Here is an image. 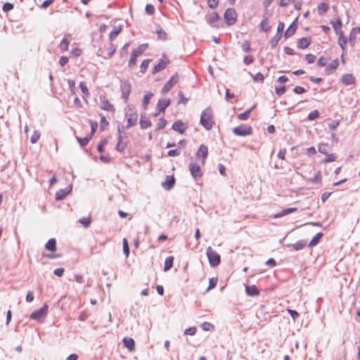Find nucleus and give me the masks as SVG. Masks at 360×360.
I'll list each match as a JSON object with an SVG mask.
<instances>
[{"label": "nucleus", "instance_id": "1", "mask_svg": "<svg viewBox=\"0 0 360 360\" xmlns=\"http://www.w3.org/2000/svg\"><path fill=\"white\" fill-rule=\"evenodd\" d=\"M200 122L207 130H210L213 127L215 122L213 111L210 108L202 112Z\"/></svg>", "mask_w": 360, "mask_h": 360}, {"label": "nucleus", "instance_id": "2", "mask_svg": "<svg viewBox=\"0 0 360 360\" xmlns=\"http://www.w3.org/2000/svg\"><path fill=\"white\" fill-rule=\"evenodd\" d=\"M117 46L112 44V41H110L99 48L98 50V55L103 58L108 59L114 55Z\"/></svg>", "mask_w": 360, "mask_h": 360}, {"label": "nucleus", "instance_id": "3", "mask_svg": "<svg viewBox=\"0 0 360 360\" xmlns=\"http://www.w3.org/2000/svg\"><path fill=\"white\" fill-rule=\"evenodd\" d=\"M147 48L148 44H141L131 52L130 59L128 63L129 67L131 68L136 65V58L141 56L143 54V53L147 49Z\"/></svg>", "mask_w": 360, "mask_h": 360}, {"label": "nucleus", "instance_id": "4", "mask_svg": "<svg viewBox=\"0 0 360 360\" xmlns=\"http://www.w3.org/2000/svg\"><path fill=\"white\" fill-rule=\"evenodd\" d=\"M206 254L210 266L212 267H216L220 264V255L211 247H208L207 248Z\"/></svg>", "mask_w": 360, "mask_h": 360}, {"label": "nucleus", "instance_id": "5", "mask_svg": "<svg viewBox=\"0 0 360 360\" xmlns=\"http://www.w3.org/2000/svg\"><path fill=\"white\" fill-rule=\"evenodd\" d=\"M233 133L239 136H249L252 134V128L250 125L240 124L233 129Z\"/></svg>", "mask_w": 360, "mask_h": 360}, {"label": "nucleus", "instance_id": "6", "mask_svg": "<svg viewBox=\"0 0 360 360\" xmlns=\"http://www.w3.org/2000/svg\"><path fill=\"white\" fill-rule=\"evenodd\" d=\"M48 311L49 306L47 304H44L39 310L32 312L30 314V318L34 320L41 321L46 316Z\"/></svg>", "mask_w": 360, "mask_h": 360}, {"label": "nucleus", "instance_id": "7", "mask_svg": "<svg viewBox=\"0 0 360 360\" xmlns=\"http://www.w3.org/2000/svg\"><path fill=\"white\" fill-rule=\"evenodd\" d=\"M224 20L228 25H232L237 20V13L233 8H227L224 15Z\"/></svg>", "mask_w": 360, "mask_h": 360}, {"label": "nucleus", "instance_id": "8", "mask_svg": "<svg viewBox=\"0 0 360 360\" xmlns=\"http://www.w3.org/2000/svg\"><path fill=\"white\" fill-rule=\"evenodd\" d=\"M100 108L103 110L112 113L115 111L114 105L105 96H100Z\"/></svg>", "mask_w": 360, "mask_h": 360}, {"label": "nucleus", "instance_id": "9", "mask_svg": "<svg viewBox=\"0 0 360 360\" xmlns=\"http://www.w3.org/2000/svg\"><path fill=\"white\" fill-rule=\"evenodd\" d=\"M131 91V86L129 82L124 81L121 83L122 98L125 103L128 101Z\"/></svg>", "mask_w": 360, "mask_h": 360}, {"label": "nucleus", "instance_id": "10", "mask_svg": "<svg viewBox=\"0 0 360 360\" xmlns=\"http://www.w3.org/2000/svg\"><path fill=\"white\" fill-rule=\"evenodd\" d=\"M127 128H130L135 126L138 121V113L136 111L131 110L127 114Z\"/></svg>", "mask_w": 360, "mask_h": 360}, {"label": "nucleus", "instance_id": "11", "mask_svg": "<svg viewBox=\"0 0 360 360\" xmlns=\"http://www.w3.org/2000/svg\"><path fill=\"white\" fill-rule=\"evenodd\" d=\"M208 155V148L206 146L201 144L195 154L197 158H201V163L203 165Z\"/></svg>", "mask_w": 360, "mask_h": 360}, {"label": "nucleus", "instance_id": "12", "mask_svg": "<svg viewBox=\"0 0 360 360\" xmlns=\"http://www.w3.org/2000/svg\"><path fill=\"white\" fill-rule=\"evenodd\" d=\"M179 77L177 74L173 75L162 89V93H167L177 82Z\"/></svg>", "mask_w": 360, "mask_h": 360}, {"label": "nucleus", "instance_id": "13", "mask_svg": "<svg viewBox=\"0 0 360 360\" xmlns=\"http://www.w3.org/2000/svg\"><path fill=\"white\" fill-rule=\"evenodd\" d=\"M189 170L193 178L197 179L202 176V172L200 166L196 163H191L189 165Z\"/></svg>", "mask_w": 360, "mask_h": 360}, {"label": "nucleus", "instance_id": "14", "mask_svg": "<svg viewBox=\"0 0 360 360\" xmlns=\"http://www.w3.org/2000/svg\"><path fill=\"white\" fill-rule=\"evenodd\" d=\"M169 63V60L167 57L162 58L158 63L154 67L153 73H157L164 70Z\"/></svg>", "mask_w": 360, "mask_h": 360}, {"label": "nucleus", "instance_id": "15", "mask_svg": "<svg viewBox=\"0 0 360 360\" xmlns=\"http://www.w3.org/2000/svg\"><path fill=\"white\" fill-rule=\"evenodd\" d=\"M341 82L346 86L355 85L356 78L352 74H345L342 76Z\"/></svg>", "mask_w": 360, "mask_h": 360}, {"label": "nucleus", "instance_id": "16", "mask_svg": "<svg viewBox=\"0 0 360 360\" xmlns=\"http://www.w3.org/2000/svg\"><path fill=\"white\" fill-rule=\"evenodd\" d=\"M172 129L174 131L183 134L187 129L186 125L180 120L176 121L172 124Z\"/></svg>", "mask_w": 360, "mask_h": 360}, {"label": "nucleus", "instance_id": "17", "mask_svg": "<svg viewBox=\"0 0 360 360\" xmlns=\"http://www.w3.org/2000/svg\"><path fill=\"white\" fill-rule=\"evenodd\" d=\"M339 66V61L338 59L333 60L331 61L330 64L327 65L325 69V72L326 75H330L334 72Z\"/></svg>", "mask_w": 360, "mask_h": 360}, {"label": "nucleus", "instance_id": "18", "mask_svg": "<svg viewBox=\"0 0 360 360\" xmlns=\"http://www.w3.org/2000/svg\"><path fill=\"white\" fill-rule=\"evenodd\" d=\"M175 179L173 176H167L165 180L162 183V186L166 190H170L174 186Z\"/></svg>", "mask_w": 360, "mask_h": 360}, {"label": "nucleus", "instance_id": "19", "mask_svg": "<svg viewBox=\"0 0 360 360\" xmlns=\"http://www.w3.org/2000/svg\"><path fill=\"white\" fill-rule=\"evenodd\" d=\"M71 39L72 37L70 34H66L64 36L63 39L59 44V47L62 51L68 50Z\"/></svg>", "mask_w": 360, "mask_h": 360}, {"label": "nucleus", "instance_id": "20", "mask_svg": "<svg viewBox=\"0 0 360 360\" xmlns=\"http://www.w3.org/2000/svg\"><path fill=\"white\" fill-rule=\"evenodd\" d=\"M311 42V39L310 37L301 38L297 41V47L300 49H307L310 45Z\"/></svg>", "mask_w": 360, "mask_h": 360}, {"label": "nucleus", "instance_id": "21", "mask_svg": "<svg viewBox=\"0 0 360 360\" xmlns=\"http://www.w3.org/2000/svg\"><path fill=\"white\" fill-rule=\"evenodd\" d=\"M219 15L215 11L212 12L208 15L207 22L213 27L217 26V22L219 20Z\"/></svg>", "mask_w": 360, "mask_h": 360}, {"label": "nucleus", "instance_id": "22", "mask_svg": "<svg viewBox=\"0 0 360 360\" xmlns=\"http://www.w3.org/2000/svg\"><path fill=\"white\" fill-rule=\"evenodd\" d=\"M297 210V207H289V208H286V209H284L282 211H281L280 212L277 213V214H275L273 217L274 219H276V218H280V217H282L283 216H285V215H288V214H290L292 212H295Z\"/></svg>", "mask_w": 360, "mask_h": 360}, {"label": "nucleus", "instance_id": "23", "mask_svg": "<svg viewBox=\"0 0 360 360\" xmlns=\"http://www.w3.org/2000/svg\"><path fill=\"white\" fill-rule=\"evenodd\" d=\"M123 344L130 352L135 350V342L131 338H124Z\"/></svg>", "mask_w": 360, "mask_h": 360}, {"label": "nucleus", "instance_id": "24", "mask_svg": "<svg viewBox=\"0 0 360 360\" xmlns=\"http://www.w3.org/2000/svg\"><path fill=\"white\" fill-rule=\"evenodd\" d=\"M140 127L143 129H147L151 126V122L149 118L144 114L141 115Z\"/></svg>", "mask_w": 360, "mask_h": 360}, {"label": "nucleus", "instance_id": "25", "mask_svg": "<svg viewBox=\"0 0 360 360\" xmlns=\"http://www.w3.org/2000/svg\"><path fill=\"white\" fill-rule=\"evenodd\" d=\"M329 10V5L325 2H321L317 6V13L319 15H323Z\"/></svg>", "mask_w": 360, "mask_h": 360}, {"label": "nucleus", "instance_id": "26", "mask_svg": "<svg viewBox=\"0 0 360 360\" xmlns=\"http://www.w3.org/2000/svg\"><path fill=\"white\" fill-rule=\"evenodd\" d=\"M246 293L250 296H255L259 294V290L256 285H247L245 288Z\"/></svg>", "mask_w": 360, "mask_h": 360}, {"label": "nucleus", "instance_id": "27", "mask_svg": "<svg viewBox=\"0 0 360 360\" xmlns=\"http://www.w3.org/2000/svg\"><path fill=\"white\" fill-rule=\"evenodd\" d=\"M45 248L51 252L56 250V241L54 238L49 239L45 245Z\"/></svg>", "mask_w": 360, "mask_h": 360}, {"label": "nucleus", "instance_id": "28", "mask_svg": "<svg viewBox=\"0 0 360 360\" xmlns=\"http://www.w3.org/2000/svg\"><path fill=\"white\" fill-rule=\"evenodd\" d=\"M174 259V258L173 256L167 257L165 259V264H164V271H169L172 267Z\"/></svg>", "mask_w": 360, "mask_h": 360}, {"label": "nucleus", "instance_id": "29", "mask_svg": "<svg viewBox=\"0 0 360 360\" xmlns=\"http://www.w3.org/2000/svg\"><path fill=\"white\" fill-rule=\"evenodd\" d=\"M323 236V233H321V232L318 233L312 238V240L309 242V243L308 244V247L312 248V247L316 245L319 243V242L320 241V240L322 238Z\"/></svg>", "mask_w": 360, "mask_h": 360}, {"label": "nucleus", "instance_id": "30", "mask_svg": "<svg viewBox=\"0 0 360 360\" xmlns=\"http://www.w3.org/2000/svg\"><path fill=\"white\" fill-rule=\"evenodd\" d=\"M260 30L263 32H269L271 27L269 25V20L266 18H264L259 25Z\"/></svg>", "mask_w": 360, "mask_h": 360}, {"label": "nucleus", "instance_id": "31", "mask_svg": "<svg viewBox=\"0 0 360 360\" xmlns=\"http://www.w3.org/2000/svg\"><path fill=\"white\" fill-rule=\"evenodd\" d=\"M330 24L332 25L334 30L338 33H340L341 32V28H342V22L341 20L338 18L335 21H330Z\"/></svg>", "mask_w": 360, "mask_h": 360}, {"label": "nucleus", "instance_id": "32", "mask_svg": "<svg viewBox=\"0 0 360 360\" xmlns=\"http://www.w3.org/2000/svg\"><path fill=\"white\" fill-rule=\"evenodd\" d=\"M339 39H338V44L342 48V51H345V47L347 46V37L342 34V32L339 33Z\"/></svg>", "mask_w": 360, "mask_h": 360}, {"label": "nucleus", "instance_id": "33", "mask_svg": "<svg viewBox=\"0 0 360 360\" xmlns=\"http://www.w3.org/2000/svg\"><path fill=\"white\" fill-rule=\"evenodd\" d=\"M318 150L319 153L327 155L329 151V148L327 143H321L318 146Z\"/></svg>", "mask_w": 360, "mask_h": 360}, {"label": "nucleus", "instance_id": "34", "mask_svg": "<svg viewBox=\"0 0 360 360\" xmlns=\"http://www.w3.org/2000/svg\"><path fill=\"white\" fill-rule=\"evenodd\" d=\"M79 88L82 92V94H84V98H86L89 96V89L85 84V82H82L79 83Z\"/></svg>", "mask_w": 360, "mask_h": 360}, {"label": "nucleus", "instance_id": "35", "mask_svg": "<svg viewBox=\"0 0 360 360\" xmlns=\"http://www.w3.org/2000/svg\"><path fill=\"white\" fill-rule=\"evenodd\" d=\"M200 328L204 331H213L214 330V326L210 322H204L200 325Z\"/></svg>", "mask_w": 360, "mask_h": 360}, {"label": "nucleus", "instance_id": "36", "mask_svg": "<svg viewBox=\"0 0 360 360\" xmlns=\"http://www.w3.org/2000/svg\"><path fill=\"white\" fill-rule=\"evenodd\" d=\"M252 108H251L247 110L243 113L238 114V116H237L238 119L240 120H248L249 117H250V113H251V111H252Z\"/></svg>", "mask_w": 360, "mask_h": 360}, {"label": "nucleus", "instance_id": "37", "mask_svg": "<svg viewBox=\"0 0 360 360\" xmlns=\"http://www.w3.org/2000/svg\"><path fill=\"white\" fill-rule=\"evenodd\" d=\"M120 32H121L120 27H115L110 34V36H109L110 41H112V40H114L117 37V36L120 34Z\"/></svg>", "mask_w": 360, "mask_h": 360}, {"label": "nucleus", "instance_id": "38", "mask_svg": "<svg viewBox=\"0 0 360 360\" xmlns=\"http://www.w3.org/2000/svg\"><path fill=\"white\" fill-rule=\"evenodd\" d=\"M296 29H297L296 25H294L292 24L291 25H290L289 27L286 30V31L285 32V38H288V37L292 36L295 34Z\"/></svg>", "mask_w": 360, "mask_h": 360}, {"label": "nucleus", "instance_id": "39", "mask_svg": "<svg viewBox=\"0 0 360 360\" xmlns=\"http://www.w3.org/2000/svg\"><path fill=\"white\" fill-rule=\"evenodd\" d=\"M122 245H123V252L126 257H129V247L128 244L127 239L124 238L122 239Z\"/></svg>", "mask_w": 360, "mask_h": 360}, {"label": "nucleus", "instance_id": "40", "mask_svg": "<svg viewBox=\"0 0 360 360\" xmlns=\"http://www.w3.org/2000/svg\"><path fill=\"white\" fill-rule=\"evenodd\" d=\"M41 133L39 131L35 130L30 137V141L32 143H36L40 139Z\"/></svg>", "mask_w": 360, "mask_h": 360}, {"label": "nucleus", "instance_id": "41", "mask_svg": "<svg viewBox=\"0 0 360 360\" xmlns=\"http://www.w3.org/2000/svg\"><path fill=\"white\" fill-rule=\"evenodd\" d=\"M167 120L164 117H160L157 123L156 129L160 130L164 129L167 125Z\"/></svg>", "mask_w": 360, "mask_h": 360}, {"label": "nucleus", "instance_id": "42", "mask_svg": "<svg viewBox=\"0 0 360 360\" xmlns=\"http://www.w3.org/2000/svg\"><path fill=\"white\" fill-rule=\"evenodd\" d=\"M79 222L80 224H82L84 226V227L87 228L90 226V224L91 223V217H84V218L79 219Z\"/></svg>", "mask_w": 360, "mask_h": 360}, {"label": "nucleus", "instance_id": "43", "mask_svg": "<svg viewBox=\"0 0 360 360\" xmlns=\"http://www.w3.org/2000/svg\"><path fill=\"white\" fill-rule=\"evenodd\" d=\"M322 180V175L320 171L317 172V173L315 174L314 178H311L309 179L308 181L316 184V183H320Z\"/></svg>", "mask_w": 360, "mask_h": 360}, {"label": "nucleus", "instance_id": "44", "mask_svg": "<svg viewBox=\"0 0 360 360\" xmlns=\"http://www.w3.org/2000/svg\"><path fill=\"white\" fill-rule=\"evenodd\" d=\"M68 193L65 191L64 190H60L57 191V193H56V200H61L64 199L67 196Z\"/></svg>", "mask_w": 360, "mask_h": 360}, {"label": "nucleus", "instance_id": "45", "mask_svg": "<svg viewBox=\"0 0 360 360\" xmlns=\"http://www.w3.org/2000/svg\"><path fill=\"white\" fill-rule=\"evenodd\" d=\"M170 104L169 100H163L158 103L160 111L164 112L165 108Z\"/></svg>", "mask_w": 360, "mask_h": 360}, {"label": "nucleus", "instance_id": "46", "mask_svg": "<svg viewBox=\"0 0 360 360\" xmlns=\"http://www.w3.org/2000/svg\"><path fill=\"white\" fill-rule=\"evenodd\" d=\"M336 158H337V156L335 154H333V153L328 154V153L326 158L325 159H323L322 160V162L323 163L331 162L335 161Z\"/></svg>", "mask_w": 360, "mask_h": 360}, {"label": "nucleus", "instance_id": "47", "mask_svg": "<svg viewBox=\"0 0 360 360\" xmlns=\"http://www.w3.org/2000/svg\"><path fill=\"white\" fill-rule=\"evenodd\" d=\"M126 148V143L122 141V136L120 135L119 136V141L117 144V150L118 151L122 152Z\"/></svg>", "mask_w": 360, "mask_h": 360}, {"label": "nucleus", "instance_id": "48", "mask_svg": "<svg viewBox=\"0 0 360 360\" xmlns=\"http://www.w3.org/2000/svg\"><path fill=\"white\" fill-rule=\"evenodd\" d=\"M150 62V59H146L142 61L141 65H140V68H141V71L144 73L146 72L148 66H149V63Z\"/></svg>", "mask_w": 360, "mask_h": 360}, {"label": "nucleus", "instance_id": "49", "mask_svg": "<svg viewBox=\"0 0 360 360\" xmlns=\"http://www.w3.org/2000/svg\"><path fill=\"white\" fill-rule=\"evenodd\" d=\"M218 282V278L217 277L211 278L209 281V286L207 288V290H210L211 289H213L216 287Z\"/></svg>", "mask_w": 360, "mask_h": 360}, {"label": "nucleus", "instance_id": "50", "mask_svg": "<svg viewBox=\"0 0 360 360\" xmlns=\"http://www.w3.org/2000/svg\"><path fill=\"white\" fill-rule=\"evenodd\" d=\"M91 138L92 137L89 135L88 136H86L84 138H77V141L81 146H84L89 143Z\"/></svg>", "mask_w": 360, "mask_h": 360}, {"label": "nucleus", "instance_id": "51", "mask_svg": "<svg viewBox=\"0 0 360 360\" xmlns=\"http://www.w3.org/2000/svg\"><path fill=\"white\" fill-rule=\"evenodd\" d=\"M178 98H179V101H178L179 104H181V103L186 104L188 100L187 98L185 97V96L182 91H179L178 93Z\"/></svg>", "mask_w": 360, "mask_h": 360}, {"label": "nucleus", "instance_id": "52", "mask_svg": "<svg viewBox=\"0 0 360 360\" xmlns=\"http://www.w3.org/2000/svg\"><path fill=\"white\" fill-rule=\"evenodd\" d=\"M89 122H90L91 129L89 136H91L92 137L97 129L98 123H97V122L93 121V120H89Z\"/></svg>", "mask_w": 360, "mask_h": 360}, {"label": "nucleus", "instance_id": "53", "mask_svg": "<svg viewBox=\"0 0 360 360\" xmlns=\"http://www.w3.org/2000/svg\"><path fill=\"white\" fill-rule=\"evenodd\" d=\"M305 247V243L302 240L297 241L295 244H293V248L295 250H300L303 249Z\"/></svg>", "mask_w": 360, "mask_h": 360}, {"label": "nucleus", "instance_id": "54", "mask_svg": "<svg viewBox=\"0 0 360 360\" xmlns=\"http://www.w3.org/2000/svg\"><path fill=\"white\" fill-rule=\"evenodd\" d=\"M328 58L324 56H321L317 62V65L319 67H323L328 63Z\"/></svg>", "mask_w": 360, "mask_h": 360}, {"label": "nucleus", "instance_id": "55", "mask_svg": "<svg viewBox=\"0 0 360 360\" xmlns=\"http://www.w3.org/2000/svg\"><path fill=\"white\" fill-rule=\"evenodd\" d=\"M264 75L260 72H258L255 75L253 76V80L255 82L262 83L264 82Z\"/></svg>", "mask_w": 360, "mask_h": 360}, {"label": "nucleus", "instance_id": "56", "mask_svg": "<svg viewBox=\"0 0 360 360\" xmlns=\"http://www.w3.org/2000/svg\"><path fill=\"white\" fill-rule=\"evenodd\" d=\"M108 141L105 139H103L100 141L97 146V150L99 153H103L104 151V147L107 144Z\"/></svg>", "mask_w": 360, "mask_h": 360}, {"label": "nucleus", "instance_id": "57", "mask_svg": "<svg viewBox=\"0 0 360 360\" xmlns=\"http://www.w3.org/2000/svg\"><path fill=\"white\" fill-rule=\"evenodd\" d=\"M108 125V122L106 120V118L103 115H102L101 117V122H100L101 129L104 130Z\"/></svg>", "mask_w": 360, "mask_h": 360}, {"label": "nucleus", "instance_id": "58", "mask_svg": "<svg viewBox=\"0 0 360 360\" xmlns=\"http://www.w3.org/2000/svg\"><path fill=\"white\" fill-rule=\"evenodd\" d=\"M196 331L197 328L195 327H190L184 330V335H194Z\"/></svg>", "mask_w": 360, "mask_h": 360}, {"label": "nucleus", "instance_id": "59", "mask_svg": "<svg viewBox=\"0 0 360 360\" xmlns=\"http://www.w3.org/2000/svg\"><path fill=\"white\" fill-rule=\"evenodd\" d=\"M319 116V112L316 110L311 112L308 115V119L309 120H314L315 119L318 118Z\"/></svg>", "mask_w": 360, "mask_h": 360}, {"label": "nucleus", "instance_id": "60", "mask_svg": "<svg viewBox=\"0 0 360 360\" xmlns=\"http://www.w3.org/2000/svg\"><path fill=\"white\" fill-rule=\"evenodd\" d=\"M180 155V150L178 148L169 150L167 153V155L169 157H176Z\"/></svg>", "mask_w": 360, "mask_h": 360}, {"label": "nucleus", "instance_id": "61", "mask_svg": "<svg viewBox=\"0 0 360 360\" xmlns=\"http://www.w3.org/2000/svg\"><path fill=\"white\" fill-rule=\"evenodd\" d=\"M285 91H286L285 86H282L280 87L275 88V92L278 96H282L285 92Z\"/></svg>", "mask_w": 360, "mask_h": 360}, {"label": "nucleus", "instance_id": "62", "mask_svg": "<svg viewBox=\"0 0 360 360\" xmlns=\"http://www.w3.org/2000/svg\"><path fill=\"white\" fill-rule=\"evenodd\" d=\"M305 60L309 63H313L316 60V56L311 53H308L305 56Z\"/></svg>", "mask_w": 360, "mask_h": 360}, {"label": "nucleus", "instance_id": "63", "mask_svg": "<svg viewBox=\"0 0 360 360\" xmlns=\"http://www.w3.org/2000/svg\"><path fill=\"white\" fill-rule=\"evenodd\" d=\"M82 49H79V48H75V49H73L71 52H70V56L72 57H77L79 56H80L82 54Z\"/></svg>", "mask_w": 360, "mask_h": 360}, {"label": "nucleus", "instance_id": "64", "mask_svg": "<svg viewBox=\"0 0 360 360\" xmlns=\"http://www.w3.org/2000/svg\"><path fill=\"white\" fill-rule=\"evenodd\" d=\"M146 12L149 15H153L155 13V8L152 4H147L145 8Z\"/></svg>", "mask_w": 360, "mask_h": 360}]
</instances>
